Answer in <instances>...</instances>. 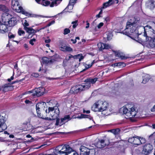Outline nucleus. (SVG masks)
<instances>
[{
  "mask_svg": "<svg viewBox=\"0 0 155 155\" xmlns=\"http://www.w3.org/2000/svg\"><path fill=\"white\" fill-rule=\"evenodd\" d=\"M97 78H95L93 79H87L85 81L86 82L84 85H81L83 87V91L85 90L89 89L91 87V84L94 83L97 80Z\"/></svg>",
  "mask_w": 155,
  "mask_h": 155,
  "instance_id": "obj_9",
  "label": "nucleus"
},
{
  "mask_svg": "<svg viewBox=\"0 0 155 155\" xmlns=\"http://www.w3.org/2000/svg\"><path fill=\"white\" fill-rule=\"evenodd\" d=\"M115 66H121L123 67L125 66V64L123 62H120L114 64Z\"/></svg>",
  "mask_w": 155,
  "mask_h": 155,
  "instance_id": "obj_36",
  "label": "nucleus"
},
{
  "mask_svg": "<svg viewBox=\"0 0 155 155\" xmlns=\"http://www.w3.org/2000/svg\"><path fill=\"white\" fill-rule=\"evenodd\" d=\"M155 29V23H152V26L147 25L145 27L142 26L137 27V30L136 31V33L137 34L136 36L141 35L143 31V38L146 39L145 41H147L148 38L152 34V31L153 30Z\"/></svg>",
  "mask_w": 155,
  "mask_h": 155,
  "instance_id": "obj_2",
  "label": "nucleus"
},
{
  "mask_svg": "<svg viewBox=\"0 0 155 155\" xmlns=\"http://www.w3.org/2000/svg\"><path fill=\"white\" fill-rule=\"evenodd\" d=\"M24 34L25 31H24L21 30V29H19L18 31V34L19 35L21 36V34Z\"/></svg>",
  "mask_w": 155,
  "mask_h": 155,
  "instance_id": "obj_44",
  "label": "nucleus"
},
{
  "mask_svg": "<svg viewBox=\"0 0 155 155\" xmlns=\"http://www.w3.org/2000/svg\"><path fill=\"white\" fill-rule=\"evenodd\" d=\"M44 88L42 87H39L31 91H29L27 92L26 94L33 93L32 95L34 96H40L43 95L44 92Z\"/></svg>",
  "mask_w": 155,
  "mask_h": 155,
  "instance_id": "obj_10",
  "label": "nucleus"
},
{
  "mask_svg": "<svg viewBox=\"0 0 155 155\" xmlns=\"http://www.w3.org/2000/svg\"><path fill=\"white\" fill-rule=\"evenodd\" d=\"M87 22V26H86V28H88L89 26V23L87 21H86Z\"/></svg>",
  "mask_w": 155,
  "mask_h": 155,
  "instance_id": "obj_60",
  "label": "nucleus"
},
{
  "mask_svg": "<svg viewBox=\"0 0 155 155\" xmlns=\"http://www.w3.org/2000/svg\"><path fill=\"white\" fill-rule=\"evenodd\" d=\"M78 22V21L76 20L74 21H73L72 22V24H73V27L74 28L76 27L77 26L78 24H77Z\"/></svg>",
  "mask_w": 155,
  "mask_h": 155,
  "instance_id": "obj_43",
  "label": "nucleus"
},
{
  "mask_svg": "<svg viewBox=\"0 0 155 155\" xmlns=\"http://www.w3.org/2000/svg\"><path fill=\"white\" fill-rule=\"evenodd\" d=\"M46 116H49L52 118L48 117H45V116L43 115L44 118H42L45 120L51 121L56 119L59 116L60 111L59 110L58 107H49L48 109H46L45 110Z\"/></svg>",
  "mask_w": 155,
  "mask_h": 155,
  "instance_id": "obj_3",
  "label": "nucleus"
},
{
  "mask_svg": "<svg viewBox=\"0 0 155 155\" xmlns=\"http://www.w3.org/2000/svg\"><path fill=\"white\" fill-rule=\"evenodd\" d=\"M16 18L15 17H12L8 21L6 22L7 23L9 27H10L14 26L16 23Z\"/></svg>",
  "mask_w": 155,
  "mask_h": 155,
  "instance_id": "obj_19",
  "label": "nucleus"
},
{
  "mask_svg": "<svg viewBox=\"0 0 155 155\" xmlns=\"http://www.w3.org/2000/svg\"><path fill=\"white\" fill-rule=\"evenodd\" d=\"M83 87L81 85H77L72 87L70 91L71 93L72 94H77L80 92L83 91Z\"/></svg>",
  "mask_w": 155,
  "mask_h": 155,
  "instance_id": "obj_11",
  "label": "nucleus"
},
{
  "mask_svg": "<svg viewBox=\"0 0 155 155\" xmlns=\"http://www.w3.org/2000/svg\"><path fill=\"white\" fill-rule=\"evenodd\" d=\"M71 58L69 55H67L65 58V59L67 61H68Z\"/></svg>",
  "mask_w": 155,
  "mask_h": 155,
  "instance_id": "obj_56",
  "label": "nucleus"
},
{
  "mask_svg": "<svg viewBox=\"0 0 155 155\" xmlns=\"http://www.w3.org/2000/svg\"><path fill=\"white\" fill-rule=\"evenodd\" d=\"M61 49L63 51H73L72 49L70 47L67 46H64V47H61Z\"/></svg>",
  "mask_w": 155,
  "mask_h": 155,
  "instance_id": "obj_29",
  "label": "nucleus"
},
{
  "mask_svg": "<svg viewBox=\"0 0 155 155\" xmlns=\"http://www.w3.org/2000/svg\"><path fill=\"white\" fill-rule=\"evenodd\" d=\"M151 111L152 112H155V105H154L153 108L151 109Z\"/></svg>",
  "mask_w": 155,
  "mask_h": 155,
  "instance_id": "obj_62",
  "label": "nucleus"
},
{
  "mask_svg": "<svg viewBox=\"0 0 155 155\" xmlns=\"http://www.w3.org/2000/svg\"><path fill=\"white\" fill-rule=\"evenodd\" d=\"M71 41H72V42L73 44H75L77 42V40L76 39H71Z\"/></svg>",
  "mask_w": 155,
  "mask_h": 155,
  "instance_id": "obj_61",
  "label": "nucleus"
},
{
  "mask_svg": "<svg viewBox=\"0 0 155 155\" xmlns=\"http://www.w3.org/2000/svg\"><path fill=\"white\" fill-rule=\"evenodd\" d=\"M112 36L113 35L111 33H107V40H110L111 39Z\"/></svg>",
  "mask_w": 155,
  "mask_h": 155,
  "instance_id": "obj_40",
  "label": "nucleus"
},
{
  "mask_svg": "<svg viewBox=\"0 0 155 155\" xmlns=\"http://www.w3.org/2000/svg\"><path fill=\"white\" fill-rule=\"evenodd\" d=\"M140 21V18L137 17H131L127 22L126 28L125 30L126 34L127 35H132L133 36H136V31L137 27L136 26Z\"/></svg>",
  "mask_w": 155,
  "mask_h": 155,
  "instance_id": "obj_1",
  "label": "nucleus"
},
{
  "mask_svg": "<svg viewBox=\"0 0 155 155\" xmlns=\"http://www.w3.org/2000/svg\"><path fill=\"white\" fill-rule=\"evenodd\" d=\"M153 33L150 37L148 38L147 41H149V44L152 48L155 47V29L153 30Z\"/></svg>",
  "mask_w": 155,
  "mask_h": 155,
  "instance_id": "obj_13",
  "label": "nucleus"
},
{
  "mask_svg": "<svg viewBox=\"0 0 155 155\" xmlns=\"http://www.w3.org/2000/svg\"><path fill=\"white\" fill-rule=\"evenodd\" d=\"M21 12H22L23 14L25 15L26 16H28L30 15V14L29 13H28L27 12H25V11H24L23 9L21 11Z\"/></svg>",
  "mask_w": 155,
  "mask_h": 155,
  "instance_id": "obj_49",
  "label": "nucleus"
},
{
  "mask_svg": "<svg viewBox=\"0 0 155 155\" xmlns=\"http://www.w3.org/2000/svg\"><path fill=\"white\" fill-rule=\"evenodd\" d=\"M139 145L144 143L146 141L145 138L143 137H139Z\"/></svg>",
  "mask_w": 155,
  "mask_h": 155,
  "instance_id": "obj_35",
  "label": "nucleus"
},
{
  "mask_svg": "<svg viewBox=\"0 0 155 155\" xmlns=\"http://www.w3.org/2000/svg\"><path fill=\"white\" fill-rule=\"evenodd\" d=\"M133 144L137 145H139V137L137 136H134Z\"/></svg>",
  "mask_w": 155,
  "mask_h": 155,
  "instance_id": "obj_30",
  "label": "nucleus"
},
{
  "mask_svg": "<svg viewBox=\"0 0 155 155\" xmlns=\"http://www.w3.org/2000/svg\"><path fill=\"white\" fill-rule=\"evenodd\" d=\"M32 76L37 78L39 76V74L38 73H33L31 74Z\"/></svg>",
  "mask_w": 155,
  "mask_h": 155,
  "instance_id": "obj_51",
  "label": "nucleus"
},
{
  "mask_svg": "<svg viewBox=\"0 0 155 155\" xmlns=\"http://www.w3.org/2000/svg\"><path fill=\"white\" fill-rule=\"evenodd\" d=\"M120 130L118 129L117 128L115 129H113L111 130V132L115 135H117L119 134Z\"/></svg>",
  "mask_w": 155,
  "mask_h": 155,
  "instance_id": "obj_34",
  "label": "nucleus"
},
{
  "mask_svg": "<svg viewBox=\"0 0 155 155\" xmlns=\"http://www.w3.org/2000/svg\"><path fill=\"white\" fill-rule=\"evenodd\" d=\"M42 103H39L37 104L36 105V110L38 116L39 117H40L41 118H44V117H43V115L41 114L39 112L40 111V109Z\"/></svg>",
  "mask_w": 155,
  "mask_h": 155,
  "instance_id": "obj_21",
  "label": "nucleus"
},
{
  "mask_svg": "<svg viewBox=\"0 0 155 155\" xmlns=\"http://www.w3.org/2000/svg\"><path fill=\"white\" fill-rule=\"evenodd\" d=\"M24 47L25 48L27 49H28V45L27 44H25L24 45Z\"/></svg>",
  "mask_w": 155,
  "mask_h": 155,
  "instance_id": "obj_63",
  "label": "nucleus"
},
{
  "mask_svg": "<svg viewBox=\"0 0 155 155\" xmlns=\"http://www.w3.org/2000/svg\"><path fill=\"white\" fill-rule=\"evenodd\" d=\"M36 41V39L35 38H33L32 39H31L30 41H29V43L32 45H34V43H33L34 42H35Z\"/></svg>",
  "mask_w": 155,
  "mask_h": 155,
  "instance_id": "obj_47",
  "label": "nucleus"
},
{
  "mask_svg": "<svg viewBox=\"0 0 155 155\" xmlns=\"http://www.w3.org/2000/svg\"><path fill=\"white\" fill-rule=\"evenodd\" d=\"M2 91L4 92H7L12 90L13 89V86L11 85L10 83L5 84L2 86Z\"/></svg>",
  "mask_w": 155,
  "mask_h": 155,
  "instance_id": "obj_18",
  "label": "nucleus"
},
{
  "mask_svg": "<svg viewBox=\"0 0 155 155\" xmlns=\"http://www.w3.org/2000/svg\"><path fill=\"white\" fill-rule=\"evenodd\" d=\"M23 25L24 26V29H25V27H27V26H29V24L27 22V20H25V22L23 24Z\"/></svg>",
  "mask_w": 155,
  "mask_h": 155,
  "instance_id": "obj_42",
  "label": "nucleus"
},
{
  "mask_svg": "<svg viewBox=\"0 0 155 155\" xmlns=\"http://www.w3.org/2000/svg\"><path fill=\"white\" fill-rule=\"evenodd\" d=\"M109 144V142L108 141L107 143L103 140H99L96 143L97 147L99 148H103L105 147L106 146Z\"/></svg>",
  "mask_w": 155,
  "mask_h": 155,
  "instance_id": "obj_16",
  "label": "nucleus"
},
{
  "mask_svg": "<svg viewBox=\"0 0 155 155\" xmlns=\"http://www.w3.org/2000/svg\"><path fill=\"white\" fill-rule=\"evenodd\" d=\"M50 4V1H41V5L45 6H48Z\"/></svg>",
  "mask_w": 155,
  "mask_h": 155,
  "instance_id": "obj_37",
  "label": "nucleus"
},
{
  "mask_svg": "<svg viewBox=\"0 0 155 155\" xmlns=\"http://www.w3.org/2000/svg\"><path fill=\"white\" fill-rule=\"evenodd\" d=\"M90 111L89 110H85L84 109L83 110V112L84 113H86L87 114H89L90 113Z\"/></svg>",
  "mask_w": 155,
  "mask_h": 155,
  "instance_id": "obj_57",
  "label": "nucleus"
},
{
  "mask_svg": "<svg viewBox=\"0 0 155 155\" xmlns=\"http://www.w3.org/2000/svg\"><path fill=\"white\" fill-rule=\"evenodd\" d=\"M70 120H71V118L69 115H66L64 117L61 118L60 123V126H61Z\"/></svg>",
  "mask_w": 155,
  "mask_h": 155,
  "instance_id": "obj_22",
  "label": "nucleus"
},
{
  "mask_svg": "<svg viewBox=\"0 0 155 155\" xmlns=\"http://www.w3.org/2000/svg\"><path fill=\"white\" fill-rule=\"evenodd\" d=\"M80 155H94L95 150L94 149H89L86 147L81 146L80 147Z\"/></svg>",
  "mask_w": 155,
  "mask_h": 155,
  "instance_id": "obj_7",
  "label": "nucleus"
},
{
  "mask_svg": "<svg viewBox=\"0 0 155 155\" xmlns=\"http://www.w3.org/2000/svg\"><path fill=\"white\" fill-rule=\"evenodd\" d=\"M154 0H149L146 3V6L148 8L153 10L155 8V3Z\"/></svg>",
  "mask_w": 155,
  "mask_h": 155,
  "instance_id": "obj_17",
  "label": "nucleus"
},
{
  "mask_svg": "<svg viewBox=\"0 0 155 155\" xmlns=\"http://www.w3.org/2000/svg\"><path fill=\"white\" fill-rule=\"evenodd\" d=\"M153 149V147L150 144L145 145L143 148L142 153L144 154L148 155L150 154Z\"/></svg>",
  "mask_w": 155,
  "mask_h": 155,
  "instance_id": "obj_12",
  "label": "nucleus"
},
{
  "mask_svg": "<svg viewBox=\"0 0 155 155\" xmlns=\"http://www.w3.org/2000/svg\"><path fill=\"white\" fill-rule=\"evenodd\" d=\"M22 80H17L15 81H12V82H11V83H10V84H11H11H13L16 83H18L20 82Z\"/></svg>",
  "mask_w": 155,
  "mask_h": 155,
  "instance_id": "obj_50",
  "label": "nucleus"
},
{
  "mask_svg": "<svg viewBox=\"0 0 155 155\" xmlns=\"http://www.w3.org/2000/svg\"><path fill=\"white\" fill-rule=\"evenodd\" d=\"M9 27L6 22H5V24L1 23V24L0 25V32L3 33L8 32L10 30Z\"/></svg>",
  "mask_w": 155,
  "mask_h": 155,
  "instance_id": "obj_15",
  "label": "nucleus"
},
{
  "mask_svg": "<svg viewBox=\"0 0 155 155\" xmlns=\"http://www.w3.org/2000/svg\"><path fill=\"white\" fill-rule=\"evenodd\" d=\"M12 7L17 12H20L23 10L22 8L19 5L18 0H12Z\"/></svg>",
  "mask_w": 155,
  "mask_h": 155,
  "instance_id": "obj_8",
  "label": "nucleus"
},
{
  "mask_svg": "<svg viewBox=\"0 0 155 155\" xmlns=\"http://www.w3.org/2000/svg\"><path fill=\"white\" fill-rule=\"evenodd\" d=\"M73 58L75 59H79V61H81L83 59L84 57L81 54H79L78 55L73 56Z\"/></svg>",
  "mask_w": 155,
  "mask_h": 155,
  "instance_id": "obj_32",
  "label": "nucleus"
},
{
  "mask_svg": "<svg viewBox=\"0 0 155 155\" xmlns=\"http://www.w3.org/2000/svg\"><path fill=\"white\" fill-rule=\"evenodd\" d=\"M104 25V23L103 22L100 23L97 26V27L98 29H100Z\"/></svg>",
  "mask_w": 155,
  "mask_h": 155,
  "instance_id": "obj_52",
  "label": "nucleus"
},
{
  "mask_svg": "<svg viewBox=\"0 0 155 155\" xmlns=\"http://www.w3.org/2000/svg\"><path fill=\"white\" fill-rule=\"evenodd\" d=\"M70 30L68 28H66L64 30L63 34L64 35H67L70 33Z\"/></svg>",
  "mask_w": 155,
  "mask_h": 155,
  "instance_id": "obj_39",
  "label": "nucleus"
},
{
  "mask_svg": "<svg viewBox=\"0 0 155 155\" xmlns=\"http://www.w3.org/2000/svg\"><path fill=\"white\" fill-rule=\"evenodd\" d=\"M92 66V65H91V64H86L85 65V69H84V70H83V71H85V70H86L88 69V68H89L91 67Z\"/></svg>",
  "mask_w": 155,
  "mask_h": 155,
  "instance_id": "obj_45",
  "label": "nucleus"
},
{
  "mask_svg": "<svg viewBox=\"0 0 155 155\" xmlns=\"http://www.w3.org/2000/svg\"><path fill=\"white\" fill-rule=\"evenodd\" d=\"M77 118L79 119H81L82 118H83L82 117V116H81V115L78 116L77 117H73V118Z\"/></svg>",
  "mask_w": 155,
  "mask_h": 155,
  "instance_id": "obj_55",
  "label": "nucleus"
},
{
  "mask_svg": "<svg viewBox=\"0 0 155 155\" xmlns=\"http://www.w3.org/2000/svg\"><path fill=\"white\" fill-rule=\"evenodd\" d=\"M108 106V104L107 102L98 101L94 104L92 109L95 112H103L106 110Z\"/></svg>",
  "mask_w": 155,
  "mask_h": 155,
  "instance_id": "obj_5",
  "label": "nucleus"
},
{
  "mask_svg": "<svg viewBox=\"0 0 155 155\" xmlns=\"http://www.w3.org/2000/svg\"><path fill=\"white\" fill-rule=\"evenodd\" d=\"M36 2L38 4H41V0H35Z\"/></svg>",
  "mask_w": 155,
  "mask_h": 155,
  "instance_id": "obj_59",
  "label": "nucleus"
},
{
  "mask_svg": "<svg viewBox=\"0 0 155 155\" xmlns=\"http://www.w3.org/2000/svg\"><path fill=\"white\" fill-rule=\"evenodd\" d=\"M81 116H82V118H89L90 120H91L92 118V117H91L90 115H85L84 114H81Z\"/></svg>",
  "mask_w": 155,
  "mask_h": 155,
  "instance_id": "obj_38",
  "label": "nucleus"
},
{
  "mask_svg": "<svg viewBox=\"0 0 155 155\" xmlns=\"http://www.w3.org/2000/svg\"><path fill=\"white\" fill-rule=\"evenodd\" d=\"M150 78L149 76L148 75H146L143 76V80L142 83L144 84H146L149 81Z\"/></svg>",
  "mask_w": 155,
  "mask_h": 155,
  "instance_id": "obj_31",
  "label": "nucleus"
},
{
  "mask_svg": "<svg viewBox=\"0 0 155 155\" xmlns=\"http://www.w3.org/2000/svg\"><path fill=\"white\" fill-rule=\"evenodd\" d=\"M134 139V136L130 137L128 140V142L131 143L133 144Z\"/></svg>",
  "mask_w": 155,
  "mask_h": 155,
  "instance_id": "obj_41",
  "label": "nucleus"
},
{
  "mask_svg": "<svg viewBox=\"0 0 155 155\" xmlns=\"http://www.w3.org/2000/svg\"><path fill=\"white\" fill-rule=\"evenodd\" d=\"M5 122V120L4 119V117L3 116L0 115V133L3 131L7 128Z\"/></svg>",
  "mask_w": 155,
  "mask_h": 155,
  "instance_id": "obj_14",
  "label": "nucleus"
},
{
  "mask_svg": "<svg viewBox=\"0 0 155 155\" xmlns=\"http://www.w3.org/2000/svg\"><path fill=\"white\" fill-rule=\"evenodd\" d=\"M67 155H78V154L75 151H74L71 148V150H67Z\"/></svg>",
  "mask_w": 155,
  "mask_h": 155,
  "instance_id": "obj_33",
  "label": "nucleus"
},
{
  "mask_svg": "<svg viewBox=\"0 0 155 155\" xmlns=\"http://www.w3.org/2000/svg\"><path fill=\"white\" fill-rule=\"evenodd\" d=\"M117 57L120 58L121 59H126L128 57L125 56L124 54L121 52L118 51L115 53Z\"/></svg>",
  "mask_w": 155,
  "mask_h": 155,
  "instance_id": "obj_24",
  "label": "nucleus"
},
{
  "mask_svg": "<svg viewBox=\"0 0 155 155\" xmlns=\"http://www.w3.org/2000/svg\"><path fill=\"white\" fill-rule=\"evenodd\" d=\"M121 113L124 114L127 117L126 118H132L134 117L137 114V112L134 107L132 105L127 104L121 108L120 110Z\"/></svg>",
  "mask_w": 155,
  "mask_h": 155,
  "instance_id": "obj_4",
  "label": "nucleus"
},
{
  "mask_svg": "<svg viewBox=\"0 0 155 155\" xmlns=\"http://www.w3.org/2000/svg\"><path fill=\"white\" fill-rule=\"evenodd\" d=\"M97 46L100 50L104 49H108L110 48V46L108 44L102 43H98L97 44Z\"/></svg>",
  "mask_w": 155,
  "mask_h": 155,
  "instance_id": "obj_20",
  "label": "nucleus"
},
{
  "mask_svg": "<svg viewBox=\"0 0 155 155\" xmlns=\"http://www.w3.org/2000/svg\"><path fill=\"white\" fill-rule=\"evenodd\" d=\"M131 38L133 39L134 40L140 44H142V43L144 42L145 41L143 38L141 39V38H139L138 37V36H134V38L132 37H131Z\"/></svg>",
  "mask_w": 155,
  "mask_h": 155,
  "instance_id": "obj_26",
  "label": "nucleus"
},
{
  "mask_svg": "<svg viewBox=\"0 0 155 155\" xmlns=\"http://www.w3.org/2000/svg\"><path fill=\"white\" fill-rule=\"evenodd\" d=\"M105 20L106 21H109V18L108 17H106L105 18H104Z\"/></svg>",
  "mask_w": 155,
  "mask_h": 155,
  "instance_id": "obj_64",
  "label": "nucleus"
},
{
  "mask_svg": "<svg viewBox=\"0 0 155 155\" xmlns=\"http://www.w3.org/2000/svg\"><path fill=\"white\" fill-rule=\"evenodd\" d=\"M0 11L6 13V14H7V13L8 11V8L4 5L0 4Z\"/></svg>",
  "mask_w": 155,
  "mask_h": 155,
  "instance_id": "obj_28",
  "label": "nucleus"
},
{
  "mask_svg": "<svg viewBox=\"0 0 155 155\" xmlns=\"http://www.w3.org/2000/svg\"><path fill=\"white\" fill-rule=\"evenodd\" d=\"M25 30L29 34H32L36 33L37 31L31 27H25Z\"/></svg>",
  "mask_w": 155,
  "mask_h": 155,
  "instance_id": "obj_25",
  "label": "nucleus"
},
{
  "mask_svg": "<svg viewBox=\"0 0 155 155\" xmlns=\"http://www.w3.org/2000/svg\"><path fill=\"white\" fill-rule=\"evenodd\" d=\"M51 41V40L50 39H47V40H45V42L46 43H49Z\"/></svg>",
  "mask_w": 155,
  "mask_h": 155,
  "instance_id": "obj_58",
  "label": "nucleus"
},
{
  "mask_svg": "<svg viewBox=\"0 0 155 155\" xmlns=\"http://www.w3.org/2000/svg\"><path fill=\"white\" fill-rule=\"evenodd\" d=\"M14 75L13 74V76H12L10 78H8V79L7 80L8 82L11 81L12 80H13L14 78L13 77Z\"/></svg>",
  "mask_w": 155,
  "mask_h": 155,
  "instance_id": "obj_54",
  "label": "nucleus"
},
{
  "mask_svg": "<svg viewBox=\"0 0 155 155\" xmlns=\"http://www.w3.org/2000/svg\"><path fill=\"white\" fill-rule=\"evenodd\" d=\"M61 146L57 147L54 152V154H53V155H67V150H71V148L69 145L67 144H65L63 145L62 148L60 150H59L58 148Z\"/></svg>",
  "mask_w": 155,
  "mask_h": 155,
  "instance_id": "obj_6",
  "label": "nucleus"
},
{
  "mask_svg": "<svg viewBox=\"0 0 155 155\" xmlns=\"http://www.w3.org/2000/svg\"><path fill=\"white\" fill-rule=\"evenodd\" d=\"M56 119V123H55V125L57 126L59 125V124L60 125V119L58 118V117H57Z\"/></svg>",
  "mask_w": 155,
  "mask_h": 155,
  "instance_id": "obj_48",
  "label": "nucleus"
},
{
  "mask_svg": "<svg viewBox=\"0 0 155 155\" xmlns=\"http://www.w3.org/2000/svg\"><path fill=\"white\" fill-rule=\"evenodd\" d=\"M42 62L43 63L48 64L49 62L52 63L54 60L52 59L51 58L44 57L42 58Z\"/></svg>",
  "mask_w": 155,
  "mask_h": 155,
  "instance_id": "obj_23",
  "label": "nucleus"
},
{
  "mask_svg": "<svg viewBox=\"0 0 155 155\" xmlns=\"http://www.w3.org/2000/svg\"><path fill=\"white\" fill-rule=\"evenodd\" d=\"M113 3V0H109L108 2L103 4V6L102 7V9L106 8L110 6Z\"/></svg>",
  "mask_w": 155,
  "mask_h": 155,
  "instance_id": "obj_27",
  "label": "nucleus"
},
{
  "mask_svg": "<svg viewBox=\"0 0 155 155\" xmlns=\"http://www.w3.org/2000/svg\"><path fill=\"white\" fill-rule=\"evenodd\" d=\"M54 22L55 21H51L50 23H49L48 24V25H47V26L48 27L49 26H50L52 24H54Z\"/></svg>",
  "mask_w": 155,
  "mask_h": 155,
  "instance_id": "obj_53",
  "label": "nucleus"
},
{
  "mask_svg": "<svg viewBox=\"0 0 155 155\" xmlns=\"http://www.w3.org/2000/svg\"><path fill=\"white\" fill-rule=\"evenodd\" d=\"M8 36L9 38L11 39L14 38L15 35L11 33H9L8 34Z\"/></svg>",
  "mask_w": 155,
  "mask_h": 155,
  "instance_id": "obj_46",
  "label": "nucleus"
}]
</instances>
